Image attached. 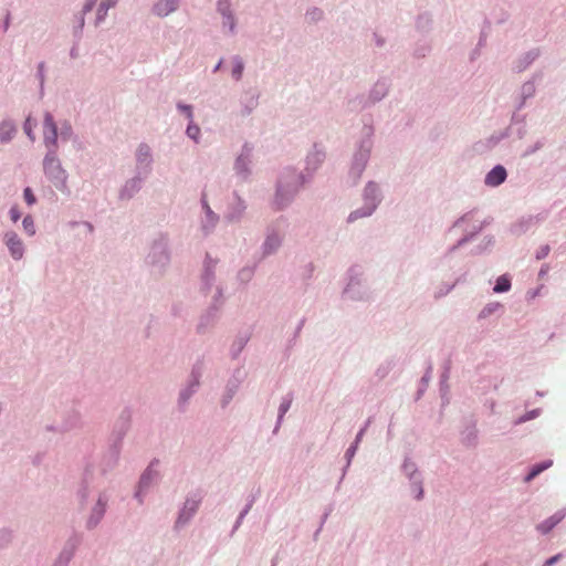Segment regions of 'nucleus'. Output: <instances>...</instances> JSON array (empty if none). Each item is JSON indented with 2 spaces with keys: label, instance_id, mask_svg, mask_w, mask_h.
Segmentation results:
<instances>
[{
  "label": "nucleus",
  "instance_id": "12",
  "mask_svg": "<svg viewBox=\"0 0 566 566\" xmlns=\"http://www.w3.org/2000/svg\"><path fill=\"white\" fill-rule=\"evenodd\" d=\"M149 157H150L149 147L147 145H140L138 148V151H137V159L140 163H144V161L148 160Z\"/></svg>",
  "mask_w": 566,
  "mask_h": 566
},
{
  "label": "nucleus",
  "instance_id": "14",
  "mask_svg": "<svg viewBox=\"0 0 566 566\" xmlns=\"http://www.w3.org/2000/svg\"><path fill=\"white\" fill-rule=\"evenodd\" d=\"M242 71H243V63L241 60L237 59L234 61L232 74L237 80H239L241 77Z\"/></svg>",
  "mask_w": 566,
  "mask_h": 566
},
{
  "label": "nucleus",
  "instance_id": "6",
  "mask_svg": "<svg viewBox=\"0 0 566 566\" xmlns=\"http://www.w3.org/2000/svg\"><path fill=\"white\" fill-rule=\"evenodd\" d=\"M230 1L229 0H219L218 10L224 17V25H229L230 31L234 29V20L230 14Z\"/></svg>",
  "mask_w": 566,
  "mask_h": 566
},
{
  "label": "nucleus",
  "instance_id": "13",
  "mask_svg": "<svg viewBox=\"0 0 566 566\" xmlns=\"http://www.w3.org/2000/svg\"><path fill=\"white\" fill-rule=\"evenodd\" d=\"M248 159L247 157L240 156L235 161V169L239 174L247 172Z\"/></svg>",
  "mask_w": 566,
  "mask_h": 566
},
{
  "label": "nucleus",
  "instance_id": "10",
  "mask_svg": "<svg viewBox=\"0 0 566 566\" xmlns=\"http://www.w3.org/2000/svg\"><path fill=\"white\" fill-rule=\"evenodd\" d=\"M511 287V281L507 276L502 275L496 280V284L493 289L495 293H502L509 291Z\"/></svg>",
  "mask_w": 566,
  "mask_h": 566
},
{
  "label": "nucleus",
  "instance_id": "2",
  "mask_svg": "<svg viewBox=\"0 0 566 566\" xmlns=\"http://www.w3.org/2000/svg\"><path fill=\"white\" fill-rule=\"evenodd\" d=\"M6 244L13 259L20 260L23 255V243L15 232L6 233Z\"/></svg>",
  "mask_w": 566,
  "mask_h": 566
},
{
  "label": "nucleus",
  "instance_id": "5",
  "mask_svg": "<svg viewBox=\"0 0 566 566\" xmlns=\"http://www.w3.org/2000/svg\"><path fill=\"white\" fill-rule=\"evenodd\" d=\"M176 7L177 0H158L154 7V10L156 14L165 17L175 11Z\"/></svg>",
  "mask_w": 566,
  "mask_h": 566
},
{
  "label": "nucleus",
  "instance_id": "3",
  "mask_svg": "<svg viewBox=\"0 0 566 566\" xmlns=\"http://www.w3.org/2000/svg\"><path fill=\"white\" fill-rule=\"evenodd\" d=\"M43 134L46 146L54 147L56 144L57 132L53 117L50 114H45Z\"/></svg>",
  "mask_w": 566,
  "mask_h": 566
},
{
  "label": "nucleus",
  "instance_id": "7",
  "mask_svg": "<svg viewBox=\"0 0 566 566\" xmlns=\"http://www.w3.org/2000/svg\"><path fill=\"white\" fill-rule=\"evenodd\" d=\"M564 515L560 513H557L543 523L537 525V530L542 532L543 534L548 533L556 524H558L563 520Z\"/></svg>",
  "mask_w": 566,
  "mask_h": 566
},
{
  "label": "nucleus",
  "instance_id": "16",
  "mask_svg": "<svg viewBox=\"0 0 566 566\" xmlns=\"http://www.w3.org/2000/svg\"><path fill=\"white\" fill-rule=\"evenodd\" d=\"M23 196L28 205H33L35 202V197L30 188L24 189Z\"/></svg>",
  "mask_w": 566,
  "mask_h": 566
},
{
  "label": "nucleus",
  "instance_id": "20",
  "mask_svg": "<svg viewBox=\"0 0 566 566\" xmlns=\"http://www.w3.org/2000/svg\"><path fill=\"white\" fill-rule=\"evenodd\" d=\"M559 558H560V554H557V555H555V556H553V557L548 558V559L545 562L544 566H552V565H554L556 562H558V560H559Z\"/></svg>",
  "mask_w": 566,
  "mask_h": 566
},
{
  "label": "nucleus",
  "instance_id": "23",
  "mask_svg": "<svg viewBox=\"0 0 566 566\" xmlns=\"http://www.w3.org/2000/svg\"><path fill=\"white\" fill-rule=\"evenodd\" d=\"M115 3V1H107V0H103L102 3H101V9L103 10H107L109 7H112L113 4Z\"/></svg>",
  "mask_w": 566,
  "mask_h": 566
},
{
  "label": "nucleus",
  "instance_id": "22",
  "mask_svg": "<svg viewBox=\"0 0 566 566\" xmlns=\"http://www.w3.org/2000/svg\"><path fill=\"white\" fill-rule=\"evenodd\" d=\"M367 214H370V211H368V212H366V213H364V214H358V212H357V211L352 212V213L349 214V217H348V221H354V220H356L357 218H359V217H361V216H367Z\"/></svg>",
  "mask_w": 566,
  "mask_h": 566
},
{
  "label": "nucleus",
  "instance_id": "11",
  "mask_svg": "<svg viewBox=\"0 0 566 566\" xmlns=\"http://www.w3.org/2000/svg\"><path fill=\"white\" fill-rule=\"evenodd\" d=\"M23 229L29 235H33L35 233L34 222L31 216H25L22 221Z\"/></svg>",
  "mask_w": 566,
  "mask_h": 566
},
{
  "label": "nucleus",
  "instance_id": "15",
  "mask_svg": "<svg viewBox=\"0 0 566 566\" xmlns=\"http://www.w3.org/2000/svg\"><path fill=\"white\" fill-rule=\"evenodd\" d=\"M200 133V128L197 125L189 124L187 127V135L192 138L197 139Z\"/></svg>",
  "mask_w": 566,
  "mask_h": 566
},
{
  "label": "nucleus",
  "instance_id": "8",
  "mask_svg": "<svg viewBox=\"0 0 566 566\" xmlns=\"http://www.w3.org/2000/svg\"><path fill=\"white\" fill-rule=\"evenodd\" d=\"M15 133L14 125L11 122H3L0 124V140L8 142Z\"/></svg>",
  "mask_w": 566,
  "mask_h": 566
},
{
  "label": "nucleus",
  "instance_id": "17",
  "mask_svg": "<svg viewBox=\"0 0 566 566\" xmlns=\"http://www.w3.org/2000/svg\"><path fill=\"white\" fill-rule=\"evenodd\" d=\"M33 123L31 120L30 117L27 118L25 123H24V130L27 133V135L33 140L34 139V136L32 135V128H33Z\"/></svg>",
  "mask_w": 566,
  "mask_h": 566
},
{
  "label": "nucleus",
  "instance_id": "19",
  "mask_svg": "<svg viewBox=\"0 0 566 566\" xmlns=\"http://www.w3.org/2000/svg\"><path fill=\"white\" fill-rule=\"evenodd\" d=\"M178 107H179V109H181L182 112H185V113L187 114V117H188L189 119H191V118H192V109H191V106H189V105H181V104H179V105H178Z\"/></svg>",
  "mask_w": 566,
  "mask_h": 566
},
{
  "label": "nucleus",
  "instance_id": "1",
  "mask_svg": "<svg viewBox=\"0 0 566 566\" xmlns=\"http://www.w3.org/2000/svg\"><path fill=\"white\" fill-rule=\"evenodd\" d=\"M44 171L51 179L61 184L65 182V171L61 168L60 161L53 153L48 154L44 158Z\"/></svg>",
  "mask_w": 566,
  "mask_h": 566
},
{
  "label": "nucleus",
  "instance_id": "28",
  "mask_svg": "<svg viewBox=\"0 0 566 566\" xmlns=\"http://www.w3.org/2000/svg\"><path fill=\"white\" fill-rule=\"evenodd\" d=\"M142 483L143 484L146 483V476L145 475L142 478Z\"/></svg>",
  "mask_w": 566,
  "mask_h": 566
},
{
  "label": "nucleus",
  "instance_id": "18",
  "mask_svg": "<svg viewBox=\"0 0 566 566\" xmlns=\"http://www.w3.org/2000/svg\"><path fill=\"white\" fill-rule=\"evenodd\" d=\"M21 217V213L17 207L10 209V218L13 222H17Z\"/></svg>",
  "mask_w": 566,
  "mask_h": 566
},
{
  "label": "nucleus",
  "instance_id": "21",
  "mask_svg": "<svg viewBox=\"0 0 566 566\" xmlns=\"http://www.w3.org/2000/svg\"><path fill=\"white\" fill-rule=\"evenodd\" d=\"M289 408H290V402H283L280 406V418L283 417V415L289 410Z\"/></svg>",
  "mask_w": 566,
  "mask_h": 566
},
{
  "label": "nucleus",
  "instance_id": "26",
  "mask_svg": "<svg viewBox=\"0 0 566 566\" xmlns=\"http://www.w3.org/2000/svg\"><path fill=\"white\" fill-rule=\"evenodd\" d=\"M421 495H422V490L420 489L417 497L420 499Z\"/></svg>",
  "mask_w": 566,
  "mask_h": 566
},
{
  "label": "nucleus",
  "instance_id": "24",
  "mask_svg": "<svg viewBox=\"0 0 566 566\" xmlns=\"http://www.w3.org/2000/svg\"><path fill=\"white\" fill-rule=\"evenodd\" d=\"M96 0H90L88 3L85 4L84 7V11L87 12V11H91L93 6L95 4Z\"/></svg>",
  "mask_w": 566,
  "mask_h": 566
},
{
  "label": "nucleus",
  "instance_id": "25",
  "mask_svg": "<svg viewBox=\"0 0 566 566\" xmlns=\"http://www.w3.org/2000/svg\"><path fill=\"white\" fill-rule=\"evenodd\" d=\"M548 250H549V249H548V247H545V248L542 250V256L547 255Z\"/></svg>",
  "mask_w": 566,
  "mask_h": 566
},
{
  "label": "nucleus",
  "instance_id": "27",
  "mask_svg": "<svg viewBox=\"0 0 566 566\" xmlns=\"http://www.w3.org/2000/svg\"><path fill=\"white\" fill-rule=\"evenodd\" d=\"M197 507V504L196 503H192V506H191V511H195Z\"/></svg>",
  "mask_w": 566,
  "mask_h": 566
},
{
  "label": "nucleus",
  "instance_id": "9",
  "mask_svg": "<svg viewBox=\"0 0 566 566\" xmlns=\"http://www.w3.org/2000/svg\"><path fill=\"white\" fill-rule=\"evenodd\" d=\"M553 465V461L552 460H546L539 464H535L530 473L525 476V481L526 482H530L531 480H533L535 476H537L541 472H543L544 470L551 468Z\"/></svg>",
  "mask_w": 566,
  "mask_h": 566
},
{
  "label": "nucleus",
  "instance_id": "4",
  "mask_svg": "<svg viewBox=\"0 0 566 566\" xmlns=\"http://www.w3.org/2000/svg\"><path fill=\"white\" fill-rule=\"evenodd\" d=\"M506 178V170L503 166H495L485 177V184L491 187L500 186Z\"/></svg>",
  "mask_w": 566,
  "mask_h": 566
}]
</instances>
